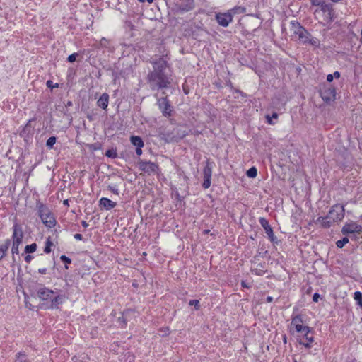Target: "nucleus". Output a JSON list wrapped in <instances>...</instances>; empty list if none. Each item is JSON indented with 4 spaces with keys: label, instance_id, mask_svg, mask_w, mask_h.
Masks as SVG:
<instances>
[{
    "label": "nucleus",
    "instance_id": "nucleus-41",
    "mask_svg": "<svg viewBox=\"0 0 362 362\" xmlns=\"http://www.w3.org/2000/svg\"><path fill=\"white\" fill-rule=\"evenodd\" d=\"M102 144L99 142H96L90 145V149L92 151H98L101 149Z\"/></svg>",
    "mask_w": 362,
    "mask_h": 362
},
{
    "label": "nucleus",
    "instance_id": "nucleus-49",
    "mask_svg": "<svg viewBox=\"0 0 362 362\" xmlns=\"http://www.w3.org/2000/svg\"><path fill=\"white\" fill-rule=\"evenodd\" d=\"M320 296L318 293H315L313 296V301L315 303L318 302Z\"/></svg>",
    "mask_w": 362,
    "mask_h": 362
},
{
    "label": "nucleus",
    "instance_id": "nucleus-55",
    "mask_svg": "<svg viewBox=\"0 0 362 362\" xmlns=\"http://www.w3.org/2000/svg\"><path fill=\"white\" fill-rule=\"evenodd\" d=\"M0 249H1L3 250V252H4L6 254V252L8 251V247H7L4 245H0Z\"/></svg>",
    "mask_w": 362,
    "mask_h": 362
},
{
    "label": "nucleus",
    "instance_id": "nucleus-32",
    "mask_svg": "<svg viewBox=\"0 0 362 362\" xmlns=\"http://www.w3.org/2000/svg\"><path fill=\"white\" fill-rule=\"evenodd\" d=\"M105 155V156H107L110 158H115L117 157V150L113 148H110L106 151Z\"/></svg>",
    "mask_w": 362,
    "mask_h": 362
},
{
    "label": "nucleus",
    "instance_id": "nucleus-16",
    "mask_svg": "<svg viewBox=\"0 0 362 362\" xmlns=\"http://www.w3.org/2000/svg\"><path fill=\"white\" fill-rule=\"evenodd\" d=\"M35 121V118H32L28 121L26 124L23 127V129L20 132V136H24V135H33L34 134V124L33 122Z\"/></svg>",
    "mask_w": 362,
    "mask_h": 362
},
{
    "label": "nucleus",
    "instance_id": "nucleus-27",
    "mask_svg": "<svg viewBox=\"0 0 362 362\" xmlns=\"http://www.w3.org/2000/svg\"><path fill=\"white\" fill-rule=\"evenodd\" d=\"M37 245L35 243L28 245L25 247L24 252L27 254H31L36 251Z\"/></svg>",
    "mask_w": 362,
    "mask_h": 362
},
{
    "label": "nucleus",
    "instance_id": "nucleus-14",
    "mask_svg": "<svg viewBox=\"0 0 362 362\" xmlns=\"http://www.w3.org/2000/svg\"><path fill=\"white\" fill-rule=\"evenodd\" d=\"M66 298H67L65 294L53 295L51 300V304L49 308L52 309H58L59 305H62Z\"/></svg>",
    "mask_w": 362,
    "mask_h": 362
},
{
    "label": "nucleus",
    "instance_id": "nucleus-35",
    "mask_svg": "<svg viewBox=\"0 0 362 362\" xmlns=\"http://www.w3.org/2000/svg\"><path fill=\"white\" fill-rule=\"evenodd\" d=\"M60 259L64 264L65 269H69L68 265L71 263V259L69 257H67L64 255H61Z\"/></svg>",
    "mask_w": 362,
    "mask_h": 362
},
{
    "label": "nucleus",
    "instance_id": "nucleus-15",
    "mask_svg": "<svg viewBox=\"0 0 362 362\" xmlns=\"http://www.w3.org/2000/svg\"><path fill=\"white\" fill-rule=\"evenodd\" d=\"M12 238L13 242H16V240H18L19 243H22L23 242V233L22 227L18 223H15L13 226Z\"/></svg>",
    "mask_w": 362,
    "mask_h": 362
},
{
    "label": "nucleus",
    "instance_id": "nucleus-5",
    "mask_svg": "<svg viewBox=\"0 0 362 362\" xmlns=\"http://www.w3.org/2000/svg\"><path fill=\"white\" fill-rule=\"evenodd\" d=\"M344 206L339 204H334L329 209L327 218L331 221V226L338 221H341L344 217Z\"/></svg>",
    "mask_w": 362,
    "mask_h": 362
},
{
    "label": "nucleus",
    "instance_id": "nucleus-13",
    "mask_svg": "<svg viewBox=\"0 0 362 362\" xmlns=\"http://www.w3.org/2000/svg\"><path fill=\"white\" fill-rule=\"evenodd\" d=\"M194 8V0H185L180 4L175 5L176 12L178 13H184L192 11Z\"/></svg>",
    "mask_w": 362,
    "mask_h": 362
},
{
    "label": "nucleus",
    "instance_id": "nucleus-64",
    "mask_svg": "<svg viewBox=\"0 0 362 362\" xmlns=\"http://www.w3.org/2000/svg\"><path fill=\"white\" fill-rule=\"evenodd\" d=\"M81 225L84 227V228H87L88 226V223L86 221H81Z\"/></svg>",
    "mask_w": 362,
    "mask_h": 362
},
{
    "label": "nucleus",
    "instance_id": "nucleus-46",
    "mask_svg": "<svg viewBox=\"0 0 362 362\" xmlns=\"http://www.w3.org/2000/svg\"><path fill=\"white\" fill-rule=\"evenodd\" d=\"M46 86H47V88H49L51 90H52L54 88H58L59 87V83H56L55 84H54L52 81L48 80L46 82Z\"/></svg>",
    "mask_w": 362,
    "mask_h": 362
},
{
    "label": "nucleus",
    "instance_id": "nucleus-36",
    "mask_svg": "<svg viewBox=\"0 0 362 362\" xmlns=\"http://www.w3.org/2000/svg\"><path fill=\"white\" fill-rule=\"evenodd\" d=\"M325 14V19L327 21V23H332L334 21V20L335 18L334 10H332V12H328Z\"/></svg>",
    "mask_w": 362,
    "mask_h": 362
},
{
    "label": "nucleus",
    "instance_id": "nucleus-25",
    "mask_svg": "<svg viewBox=\"0 0 362 362\" xmlns=\"http://www.w3.org/2000/svg\"><path fill=\"white\" fill-rule=\"evenodd\" d=\"M15 362H31V361L29 360L27 354L24 351H20L16 354Z\"/></svg>",
    "mask_w": 362,
    "mask_h": 362
},
{
    "label": "nucleus",
    "instance_id": "nucleus-24",
    "mask_svg": "<svg viewBox=\"0 0 362 362\" xmlns=\"http://www.w3.org/2000/svg\"><path fill=\"white\" fill-rule=\"evenodd\" d=\"M315 223H320L321 227L323 228H329L331 227V221H329L328 218L326 216H319Z\"/></svg>",
    "mask_w": 362,
    "mask_h": 362
},
{
    "label": "nucleus",
    "instance_id": "nucleus-59",
    "mask_svg": "<svg viewBox=\"0 0 362 362\" xmlns=\"http://www.w3.org/2000/svg\"><path fill=\"white\" fill-rule=\"evenodd\" d=\"M235 91L236 93H238L239 94H240L243 97H246L247 96L246 93H245L244 92H243L242 90H240L239 89H235Z\"/></svg>",
    "mask_w": 362,
    "mask_h": 362
},
{
    "label": "nucleus",
    "instance_id": "nucleus-19",
    "mask_svg": "<svg viewBox=\"0 0 362 362\" xmlns=\"http://www.w3.org/2000/svg\"><path fill=\"white\" fill-rule=\"evenodd\" d=\"M183 128H185V127L180 125L173 130L175 136L179 140L182 139L189 134V131L186 129H183Z\"/></svg>",
    "mask_w": 362,
    "mask_h": 362
},
{
    "label": "nucleus",
    "instance_id": "nucleus-1",
    "mask_svg": "<svg viewBox=\"0 0 362 362\" xmlns=\"http://www.w3.org/2000/svg\"><path fill=\"white\" fill-rule=\"evenodd\" d=\"M152 70L148 71L146 80L152 91H158L170 88L173 82V71L165 56H153L149 59Z\"/></svg>",
    "mask_w": 362,
    "mask_h": 362
},
{
    "label": "nucleus",
    "instance_id": "nucleus-10",
    "mask_svg": "<svg viewBox=\"0 0 362 362\" xmlns=\"http://www.w3.org/2000/svg\"><path fill=\"white\" fill-rule=\"evenodd\" d=\"M212 168V163L209 162V160H207L203 170L204 181L202 186L204 189H208L211 186Z\"/></svg>",
    "mask_w": 362,
    "mask_h": 362
},
{
    "label": "nucleus",
    "instance_id": "nucleus-58",
    "mask_svg": "<svg viewBox=\"0 0 362 362\" xmlns=\"http://www.w3.org/2000/svg\"><path fill=\"white\" fill-rule=\"evenodd\" d=\"M38 272L41 274H46L47 269L46 268H40L38 269Z\"/></svg>",
    "mask_w": 362,
    "mask_h": 362
},
{
    "label": "nucleus",
    "instance_id": "nucleus-62",
    "mask_svg": "<svg viewBox=\"0 0 362 362\" xmlns=\"http://www.w3.org/2000/svg\"><path fill=\"white\" fill-rule=\"evenodd\" d=\"M270 117H272V119H277L278 118V114L276 112H273L272 114V115L270 116Z\"/></svg>",
    "mask_w": 362,
    "mask_h": 362
},
{
    "label": "nucleus",
    "instance_id": "nucleus-37",
    "mask_svg": "<svg viewBox=\"0 0 362 362\" xmlns=\"http://www.w3.org/2000/svg\"><path fill=\"white\" fill-rule=\"evenodd\" d=\"M348 243L349 238L347 237H344L336 242V245L338 248H342Z\"/></svg>",
    "mask_w": 362,
    "mask_h": 362
},
{
    "label": "nucleus",
    "instance_id": "nucleus-43",
    "mask_svg": "<svg viewBox=\"0 0 362 362\" xmlns=\"http://www.w3.org/2000/svg\"><path fill=\"white\" fill-rule=\"evenodd\" d=\"M108 70L111 71L112 77L113 78V80L116 81V80L119 77V74L112 68H110Z\"/></svg>",
    "mask_w": 362,
    "mask_h": 362
},
{
    "label": "nucleus",
    "instance_id": "nucleus-48",
    "mask_svg": "<svg viewBox=\"0 0 362 362\" xmlns=\"http://www.w3.org/2000/svg\"><path fill=\"white\" fill-rule=\"evenodd\" d=\"M175 197L177 202H182L184 200V197L181 196L177 191L175 192Z\"/></svg>",
    "mask_w": 362,
    "mask_h": 362
},
{
    "label": "nucleus",
    "instance_id": "nucleus-52",
    "mask_svg": "<svg viewBox=\"0 0 362 362\" xmlns=\"http://www.w3.org/2000/svg\"><path fill=\"white\" fill-rule=\"evenodd\" d=\"M332 76H333V77H334V78H335L338 79V78H340V76H341V74H340V72H339V71H334V72L333 73Z\"/></svg>",
    "mask_w": 362,
    "mask_h": 362
},
{
    "label": "nucleus",
    "instance_id": "nucleus-18",
    "mask_svg": "<svg viewBox=\"0 0 362 362\" xmlns=\"http://www.w3.org/2000/svg\"><path fill=\"white\" fill-rule=\"evenodd\" d=\"M109 103V95L107 93H103L99 99L97 100V105L102 108L103 110H106L108 107Z\"/></svg>",
    "mask_w": 362,
    "mask_h": 362
},
{
    "label": "nucleus",
    "instance_id": "nucleus-38",
    "mask_svg": "<svg viewBox=\"0 0 362 362\" xmlns=\"http://www.w3.org/2000/svg\"><path fill=\"white\" fill-rule=\"evenodd\" d=\"M308 43L315 47H320V40L317 38L313 37L312 36L309 38Z\"/></svg>",
    "mask_w": 362,
    "mask_h": 362
},
{
    "label": "nucleus",
    "instance_id": "nucleus-29",
    "mask_svg": "<svg viewBox=\"0 0 362 362\" xmlns=\"http://www.w3.org/2000/svg\"><path fill=\"white\" fill-rule=\"evenodd\" d=\"M320 10L324 13H328V12H332V10H334L333 6H332V4H326V3H325L322 6H320Z\"/></svg>",
    "mask_w": 362,
    "mask_h": 362
},
{
    "label": "nucleus",
    "instance_id": "nucleus-33",
    "mask_svg": "<svg viewBox=\"0 0 362 362\" xmlns=\"http://www.w3.org/2000/svg\"><path fill=\"white\" fill-rule=\"evenodd\" d=\"M57 141V137L56 136H51L49 137L47 141H46V146L49 149H52L54 148V145L55 144Z\"/></svg>",
    "mask_w": 362,
    "mask_h": 362
},
{
    "label": "nucleus",
    "instance_id": "nucleus-53",
    "mask_svg": "<svg viewBox=\"0 0 362 362\" xmlns=\"http://www.w3.org/2000/svg\"><path fill=\"white\" fill-rule=\"evenodd\" d=\"M74 238L78 240H83V235L80 233H76L74 235Z\"/></svg>",
    "mask_w": 362,
    "mask_h": 362
},
{
    "label": "nucleus",
    "instance_id": "nucleus-30",
    "mask_svg": "<svg viewBox=\"0 0 362 362\" xmlns=\"http://www.w3.org/2000/svg\"><path fill=\"white\" fill-rule=\"evenodd\" d=\"M354 298L356 302V304L362 308V293L360 291H356L354 294Z\"/></svg>",
    "mask_w": 362,
    "mask_h": 362
},
{
    "label": "nucleus",
    "instance_id": "nucleus-34",
    "mask_svg": "<svg viewBox=\"0 0 362 362\" xmlns=\"http://www.w3.org/2000/svg\"><path fill=\"white\" fill-rule=\"evenodd\" d=\"M135 313L134 309H126L122 313V315H124V317L128 320V321L132 318V315Z\"/></svg>",
    "mask_w": 362,
    "mask_h": 362
},
{
    "label": "nucleus",
    "instance_id": "nucleus-51",
    "mask_svg": "<svg viewBox=\"0 0 362 362\" xmlns=\"http://www.w3.org/2000/svg\"><path fill=\"white\" fill-rule=\"evenodd\" d=\"M266 119H267V122L268 124H275V122H273L272 117H270V115H267L266 116Z\"/></svg>",
    "mask_w": 362,
    "mask_h": 362
},
{
    "label": "nucleus",
    "instance_id": "nucleus-50",
    "mask_svg": "<svg viewBox=\"0 0 362 362\" xmlns=\"http://www.w3.org/2000/svg\"><path fill=\"white\" fill-rule=\"evenodd\" d=\"M33 259V256H32L30 254H28L25 257V261L27 262V263H30V261Z\"/></svg>",
    "mask_w": 362,
    "mask_h": 362
},
{
    "label": "nucleus",
    "instance_id": "nucleus-57",
    "mask_svg": "<svg viewBox=\"0 0 362 362\" xmlns=\"http://www.w3.org/2000/svg\"><path fill=\"white\" fill-rule=\"evenodd\" d=\"M142 148L143 147L136 148V153L137 156H141L142 154Z\"/></svg>",
    "mask_w": 362,
    "mask_h": 362
},
{
    "label": "nucleus",
    "instance_id": "nucleus-44",
    "mask_svg": "<svg viewBox=\"0 0 362 362\" xmlns=\"http://www.w3.org/2000/svg\"><path fill=\"white\" fill-rule=\"evenodd\" d=\"M78 55V53H73L68 57L67 61L69 62L73 63L76 60V58Z\"/></svg>",
    "mask_w": 362,
    "mask_h": 362
},
{
    "label": "nucleus",
    "instance_id": "nucleus-20",
    "mask_svg": "<svg viewBox=\"0 0 362 362\" xmlns=\"http://www.w3.org/2000/svg\"><path fill=\"white\" fill-rule=\"evenodd\" d=\"M297 35L299 40L303 44L308 43L309 38L311 37V34L305 28Z\"/></svg>",
    "mask_w": 362,
    "mask_h": 362
},
{
    "label": "nucleus",
    "instance_id": "nucleus-47",
    "mask_svg": "<svg viewBox=\"0 0 362 362\" xmlns=\"http://www.w3.org/2000/svg\"><path fill=\"white\" fill-rule=\"evenodd\" d=\"M33 135H24V136H22V138L27 144H29L33 141Z\"/></svg>",
    "mask_w": 362,
    "mask_h": 362
},
{
    "label": "nucleus",
    "instance_id": "nucleus-6",
    "mask_svg": "<svg viewBox=\"0 0 362 362\" xmlns=\"http://www.w3.org/2000/svg\"><path fill=\"white\" fill-rule=\"evenodd\" d=\"M319 93L326 104H330L336 99V88L332 85L324 84L320 88Z\"/></svg>",
    "mask_w": 362,
    "mask_h": 362
},
{
    "label": "nucleus",
    "instance_id": "nucleus-42",
    "mask_svg": "<svg viewBox=\"0 0 362 362\" xmlns=\"http://www.w3.org/2000/svg\"><path fill=\"white\" fill-rule=\"evenodd\" d=\"M312 6H320L325 3V0H310Z\"/></svg>",
    "mask_w": 362,
    "mask_h": 362
},
{
    "label": "nucleus",
    "instance_id": "nucleus-4",
    "mask_svg": "<svg viewBox=\"0 0 362 362\" xmlns=\"http://www.w3.org/2000/svg\"><path fill=\"white\" fill-rule=\"evenodd\" d=\"M163 96L157 98L156 105L163 117L169 118L172 116L173 107L166 95L165 91H162Z\"/></svg>",
    "mask_w": 362,
    "mask_h": 362
},
{
    "label": "nucleus",
    "instance_id": "nucleus-26",
    "mask_svg": "<svg viewBox=\"0 0 362 362\" xmlns=\"http://www.w3.org/2000/svg\"><path fill=\"white\" fill-rule=\"evenodd\" d=\"M21 243H19L18 240L16 242H13L12 247H11V253L13 255V261L16 262L15 255H18L19 253L18 247Z\"/></svg>",
    "mask_w": 362,
    "mask_h": 362
},
{
    "label": "nucleus",
    "instance_id": "nucleus-9",
    "mask_svg": "<svg viewBox=\"0 0 362 362\" xmlns=\"http://www.w3.org/2000/svg\"><path fill=\"white\" fill-rule=\"evenodd\" d=\"M138 166L139 170L148 175L154 173L158 170V165L156 163L141 159L138 161Z\"/></svg>",
    "mask_w": 362,
    "mask_h": 362
},
{
    "label": "nucleus",
    "instance_id": "nucleus-17",
    "mask_svg": "<svg viewBox=\"0 0 362 362\" xmlns=\"http://www.w3.org/2000/svg\"><path fill=\"white\" fill-rule=\"evenodd\" d=\"M117 206V203L106 197H102L99 200V206L101 209L111 210Z\"/></svg>",
    "mask_w": 362,
    "mask_h": 362
},
{
    "label": "nucleus",
    "instance_id": "nucleus-39",
    "mask_svg": "<svg viewBox=\"0 0 362 362\" xmlns=\"http://www.w3.org/2000/svg\"><path fill=\"white\" fill-rule=\"evenodd\" d=\"M127 322H128V320L126 319V317H124V315H122L121 317H119L117 318V322L119 323V326L122 327V328H124L126 327L127 326Z\"/></svg>",
    "mask_w": 362,
    "mask_h": 362
},
{
    "label": "nucleus",
    "instance_id": "nucleus-23",
    "mask_svg": "<svg viewBox=\"0 0 362 362\" xmlns=\"http://www.w3.org/2000/svg\"><path fill=\"white\" fill-rule=\"evenodd\" d=\"M291 25V30L296 35L303 29V26L300 25V23L296 21H291L290 23Z\"/></svg>",
    "mask_w": 362,
    "mask_h": 362
},
{
    "label": "nucleus",
    "instance_id": "nucleus-11",
    "mask_svg": "<svg viewBox=\"0 0 362 362\" xmlns=\"http://www.w3.org/2000/svg\"><path fill=\"white\" fill-rule=\"evenodd\" d=\"M215 18L217 23L223 27H227L233 21V14L230 11L226 13H218L216 14Z\"/></svg>",
    "mask_w": 362,
    "mask_h": 362
},
{
    "label": "nucleus",
    "instance_id": "nucleus-31",
    "mask_svg": "<svg viewBox=\"0 0 362 362\" xmlns=\"http://www.w3.org/2000/svg\"><path fill=\"white\" fill-rule=\"evenodd\" d=\"M246 175L250 178H255L257 175V170L255 167L252 166L250 168H249L247 172Z\"/></svg>",
    "mask_w": 362,
    "mask_h": 362
},
{
    "label": "nucleus",
    "instance_id": "nucleus-45",
    "mask_svg": "<svg viewBox=\"0 0 362 362\" xmlns=\"http://www.w3.org/2000/svg\"><path fill=\"white\" fill-rule=\"evenodd\" d=\"M107 189L112 192L113 194L118 195L119 189H117L116 185H108Z\"/></svg>",
    "mask_w": 362,
    "mask_h": 362
},
{
    "label": "nucleus",
    "instance_id": "nucleus-22",
    "mask_svg": "<svg viewBox=\"0 0 362 362\" xmlns=\"http://www.w3.org/2000/svg\"><path fill=\"white\" fill-rule=\"evenodd\" d=\"M130 142L136 148L144 147V141L139 136H131Z\"/></svg>",
    "mask_w": 362,
    "mask_h": 362
},
{
    "label": "nucleus",
    "instance_id": "nucleus-8",
    "mask_svg": "<svg viewBox=\"0 0 362 362\" xmlns=\"http://www.w3.org/2000/svg\"><path fill=\"white\" fill-rule=\"evenodd\" d=\"M362 232V226L356 222L346 223L341 228V233L344 235L349 234L360 235Z\"/></svg>",
    "mask_w": 362,
    "mask_h": 362
},
{
    "label": "nucleus",
    "instance_id": "nucleus-63",
    "mask_svg": "<svg viewBox=\"0 0 362 362\" xmlns=\"http://www.w3.org/2000/svg\"><path fill=\"white\" fill-rule=\"evenodd\" d=\"M273 301V298L272 296H267L266 298L267 303H272Z\"/></svg>",
    "mask_w": 362,
    "mask_h": 362
},
{
    "label": "nucleus",
    "instance_id": "nucleus-60",
    "mask_svg": "<svg viewBox=\"0 0 362 362\" xmlns=\"http://www.w3.org/2000/svg\"><path fill=\"white\" fill-rule=\"evenodd\" d=\"M226 86L230 87L231 89L233 88V86L230 80L226 81Z\"/></svg>",
    "mask_w": 362,
    "mask_h": 362
},
{
    "label": "nucleus",
    "instance_id": "nucleus-12",
    "mask_svg": "<svg viewBox=\"0 0 362 362\" xmlns=\"http://www.w3.org/2000/svg\"><path fill=\"white\" fill-rule=\"evenodd\" d=\"M56 292L54 291L45 286L40 288L37 291V297L42 301L49 300L51 302L52 296Z\"/></svg>",
    "mask_w": 362,
    "mask_h": 362
},
{
    "label": "nucleus",
    "instance_id": "nucleus-2",
    "mask_svg": "<svg viewBox=\"0 0 362 362\" xmlns=\"http://www.w3.org/2000/svg\"><path fill=\"white\" fill-rule=\"evenodd\" d=\"M303 320L301 315L298 314L293 316L291 318V323L290 327V332L293 334V332L301 334L303 338L298 339V342L304 346L307 349H310L311 344L314 341L313 335V328L306 325H303Z\"/></svg>",
    "mask_w": 362,
    "mask_h": 362
},
{
    "label": "nucleus",
    "instance_id": "nucleus-61",
    "mask_svg": "<svg viewBox=\"0 0 362 362\" xmlns=\"http://www.w3.org/2000/svg\"><path fill=\"white\" fill-rule=\"evenodd\" d=\"M4 245H6L7 247H8V248H9L10 245H11V240H10V239H7V240L5 241V243H4Z\"/></svg>",
    "mask_w": 362,
    "mask_h": 362
},
{
    "label": "nucleus",
    "instance_id": "nucleus-3",
    "mask_svg": "<svg viewBox=\"0 0 362 362\" xmlns=\"http://www.w3.org/2000/svg\"><path fill=\"white\" fill-rule=\"evenodd\" d=\"M37 208L38 211V216H40L42 223L47 228H53L57 221L53 213L48 209V207L41 202L37 203Z\"/></svg>",
    "mask_w": 362,
    "mask_h": 362
},
{
    "label": "nucleus",
    "instance_id": "nucleus-40",
    "mask_svg": "<svg viewBox=\"0 0 362 362\" xmlns=\"http://www.w3.org/2000/svg\"><path fill=\"white\" fill-rule=\"evenodd\" d=\"M189 305L191 306H194L196 310H199L200 309V304L198 300H191L189 302Z\"/></svg>",
    "mask_w": 362,
    "mask_h": 362
},
{
    "label": "nucleus",
    "instance_id": "nucleus-7",
    "mask_svg": "<svg viewBox=\"0 0 362 362\" xmlns=\"http://www.w3.org/2000/svg\"><path fill=\"white\" fill-rule=\"evenodd\" d=\"M259 222L261 226L264 228L266 234L267 235L268 238L273 244L279 245L280 240H278L277 237H276L274 234L273 229L269 223L267 219L264 217H261L259 219Z\"/></svg>",
    "mask_w": 362,
    "mask_h": 362
},
{
    "label": "nucleus",
    "instance_id": "nucleus-56",
    "mask_svg": "<svg viewBox=\"0 0 362 362\" xmlns=\"http://www.w3.org/2000/svg\"><path fill=\"white\" fill-rule=\"evenodd\" d=\"M241 286H242V287L247 288H249L251 287V286L249 285L248 284H247L245 281H242Z\"/></svg>",
    "mask_w": 362,
    "mask_h": 362
},
{
    "label": "nucleus",
    "instance_id": "nucleus-54",
    "mask_svg": "<svg viewBox=\"0 0 362 362\" xmlns=\"http://www.w3.org/2000/svg\"><path fill=\"white\" fill-rule=\"evenodd\" d=\"M326 79H327V82L331 83V82H332L334 77H333L332 74H328L327 76Z\"/></svg>",
    "mask_w": 362,
    "mask_h": 362
},
{
    "label": "nucleus",
    "instance_id": "nucleus-21",
    "mask_svg": "<svg viewBox=\"0 0 362 362\" xmlns=\"http://www.w3.org/2000/svg\"><path fill=\"white\" fill-rule=\"evenodd\" d=\"M264 269H265V264L260 263L257 265V267L252 268L251 272L253 274H255L257 276H263L267 272Z\"/></svg>",
    "mask_w": 362,
    "mask_h": 362
},
{
    "label": "nucleus",
    "instance_id": "nucleus-28",
    "mask_svg": "<svg viewBox=\"0 0 362 362\" xmlns=\"http://www.w3.org/2000/svg\"><path fill=\"white\" fill-rule=\"evenodd\" d=\"M53 245V243L51 240V238L48 237L45 242V246L44 247V252L46 254H49L52 251V246Z\"/></svg>",
    "mask_w": 362,
    "mask_h": 362
}]
</instances>
